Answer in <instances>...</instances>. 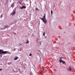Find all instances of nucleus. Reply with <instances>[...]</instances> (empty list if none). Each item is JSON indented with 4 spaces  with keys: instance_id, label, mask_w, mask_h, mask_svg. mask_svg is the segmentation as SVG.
<instances>
[{
    "instance_id": "4",
    "label": "nucleus",
    "mask_w": 75,
    "mask_h": 75,
    "mask_svg": "<svg viewBox=\"0 0 75 75\" xmlns=\"http://www.w3.org/2000/svg\"><path fill=\"white\" fill-rule=\"evenodd\" d=\"M20 9H23V8H26V6H23L20 7Z\"/></svg>"
},
{
    "instance_id": "21",
    "label": "nucleus",
    "mask_w": 75,
    "mask_h": 75,
    "mask_svg": "<svg viewBox=\"0 0 75 75\" xmlns=\"http://www.w3.org/2000/svg\"><path fill=\"white\" fill-rule=\"evenodd\" d=\"M42 71H41V72H40V74H41V73H42Z\"/></svg>"
},
{
    "instance_id": "7",
    "label": "nucleus",
    "mask_w": 75,
    "mask_h": 75,
    "mask_svg": "<svg viewBox=\"0 0 75 75\" xmlns=\"http://www.w3.org/2000/svg\"><path fill=\"white\" fill-rule=\"evenodd\" d=\"M18 58V57L16 56V57L14 59V60H17V59Z\"/></svg>"
},
{
    "instance_id": "5",
    "label": "nucleus",
    "mask_w": 75,
    "mask_h": 75,
    "mask_svg": "<svg viewBox=\"0 0 75 75\" xmlns=\"http://www.w3.org/2000/svg\"><path fill=\"white\" fill-rule=\"evenodd\" d=\"M15 14H16V12H15V11H14V12H12L11 14V16H14V15H15Z\"/></svg>"
},
{
    "instance_id": "1",
    "label": "nucleus",
    "mask_w": 75,
    "mask_h": 75,
    "mask_svg": "<svg viewBox=\"0 0 75 75\" xmlns=\"http://www.w3.org/2000/svg\"><path fill=\"white\" fill-rule=\"evenodd\" d=\"M41 19L42 20L43 23H45V24H47V21L45 18V15H44L43 18H41Z\"/></svg>"
},
{
    "instance_id": "12",
    "label": "nucleus",
    "mask_w": 75,
    "mask_h": 75,
    "mask_svg": "<svg viewBox=\"0 0 75 75\" xmlns=\"http://www.w3.org/2000/svg\"><path fill=\"white\" fill-rule=\"evenodd\" d=\"M31 55H32V54H31V53L29 54V56H31Z\"/></svg>"
},
{
    "instance_id": "9",
    "label": "nucleus",
    "mask_w": 75,
    "mask_h": 75,
    "mask_svg": "<svg viewBox=\"0 0 75 75\" xmlns=\"http://www.w3.org/2000/svg\"><path fill=\"white\" fill-rule=\"evenodd\" d=\"M14 4H12L11 5V7H12V8L13 7H14Z\"/></svg>"
},
{
    "instance_id": "8",
    "label": "nucleus",
    "mask_w": 75,
    "mask_h": 75,
    "mask_svg": "<svg viewBox=\"0 0 75 75\" xmlns=\"http://www.w3.org/2000/svg\"><path fill=\"white\" fill-rule=\"evenodd\" d=\"M18 1V3L19 4H21L22 3L21 2V1Z\"/></svg>"
},
{
    "instance_id": "14",
    "label": "nucleus",
    "mask_w": 75,
    "mask_h": 75,
    "mask_svg": "<svg viewBox=\"0 0 75 75\" xmlns=\"http://www.w3.org/2000/svg\"><path fill=\"white\" fill-rule=\"evenodd\" d=\"M7 27H8L7 26H6L5 27V28H7Z\"/></svg>"
},
{
    "instance_id": "6",
    "label": "nucleus",
    "mask_w": 75,
    "mask_h": 75,
    "mask_svg": "<svg viewBox=\"0 0 75 75\" xmlns=\"http://www.w3.org/2000/svg\"><path fill=\"white\" fill-rule=\"evenodd\" d=\"M67 70H68V71L71 72V70H72V69L70 67H69V68L67 69Z\"/></svg>"
},
{
    "instance_id": "11",
    "label": "nucleus",
    "mask_w": 75,
    "mask_h": 75,
    "mask_svg": "<svg viewBox=\"0 0 75 75\" xmlns=\"http://www.w3.org/2000/svg\"><path fill=\"white\" fill-rule=\"evenodd\" d=\"M45 33H44L43 34V35L44 36V37H45Z\"/></svg>"
},
{
    "instance_id": "17",
    "label": "nucleus",
    "mask_w": 75,
    "mask_h": 75,
    "mask_svg": "<svg viewBox=\"0 0 75 75\" xmlns=\"http://www.w3.org/2000/svg\"><path fill=\"white\" fill-rule=\"evenodd\" d=\"M39 43L40 44V45L41 44V42H39Z\"/></svg>"
},
{
    "instance_id": "13",
    "label": "nucleus",
    "mask_w": 75,
    "mask_h": 75,
    "mask_svg": "<svg viewBox=\"0 0 75 75\" xmlns=\"http://www.w3.org/2000/svg\"><path fill=\"white\" fill-rule=\"evenodd\" d=\"M35 10H38V8H36Z\"/></svg>"
},
{
    "instance_id": "20",
    "label": "nucleus",
    "mask_w": 75,
    "mask_h": 75,
    "mask_svg": "<svg viewBox=\"0 0 75 75\" xmlns=\"http://www.w3.org/2000/svg\"><path fill=\"white\" fill-rule=\"evenodd\" d=\"M38 51L40 52V53H41V51H40V50H38Z\"/></svg>"
},
{
    "instance_id": "19",
    "label": "nucleus",
    "mask_w": 75,
    "mask_h": 75,
    "mask_svg": "<svg viewBox=\"0 0 75 75\" xmlns=\"http://www.w3.org/2000/svg\"><path fill=\"white\" fill-rule=\"evenodd\" d=\"M2 71V69H0V71Z\"/></svg>"
},
{
    "instance_id": "22",
    "label": "nucleus",
    "mask_w": 75,
    "mask_h": 75,
    "mask_svg": "<svg viewBox=\"0 0 75 75\" xmlns=\"http://www.w3.org/2000/svg\"><path fill=\"white\" fill-rule=\"evenodd\" d=\"M21 45V44L20 45Z\"/></svg>"
},
{
    "instance_id": "16",
    "label": "nucleus",
    "mask_w": 75,
    "mask_h": 75,
    "mask_svg": "<svg viewBox=\"0 0 75 75\" xmlns=\"http://www.w3.org/2000/svg\"><path fill=\"white\" fill-rule=\"evenodd\" d=\"M51 14H52V10L51 11Z\"/></svg>"
},
{
    "instance_id": "15",
    "label": "nucleus",
    "mask_w": 75,
    "mask_h": 75,
    "mask_svg": "<svg viewBox=\"0 0 75 75\" xmlns=\"http://www.w3.org/2000/svg\"><path fill=\"white\" fill-rule=\"evenodd\" d=\"M43 70H44V69H42V70H41V71H42V72L43 71Z\"/></svg>"
},
{
    "instance_id": "10",
    "label": "nucleus",
    "mask_w": 75,
    "mask_h": 75,
    "mask_svg": "<svg viewBox=\"0 0 75 75\" xmlns=\"http://www.w3.org/2000/svg\"><path fill=\"white\" fill-rule=\"evenodd\" d=\"M29 43V41H27L26 42V44H28Z\"/></svg>"
},
{
    "instance_id": "18",
    "label": "nucleus",
    "mask_w": 75,
    "mask_h": 75,
    "mask_svg": "<svg viewBox=\"0 0 75 75\" xmlns=\"http://www.w3.org/2000/svg\"><path fill=\"white\" fill-rule=\"evenodd\" d=\"M3 16V15H1V18L2 17V16Z\"/></svg>"
},
{
    "instance_id": "3",
    "label": "nucleus",
    "mask_w": 75,
    "mask_h": 75,
    "mask_svg": "<svg viewBox=\"0 0 75 75\" xmlns=\"http://www.w3.org/2000/svg\"><path fill=\"white\" fill-rule=\"evenodd\" d=\"M59 62L60 63H63V64H66V63H65V62L62 60H60Z\"/></svg>"
},
{
    "instance_id": "2",
    "label": "nucleus",
    "mask_w": 75,
    "mask_h": 75,
    "mask_svg": "<svg viewBox=\"0 0 75 75\" xmlns=\"http://www.w3.org/2000/svg\"><path fill=\"white\" fill-rule=\"evenodd\" d=\"M7 52H8L7 51H4L3 50L0 49V54H6Z\"/></svg>"
}]
</instances>
